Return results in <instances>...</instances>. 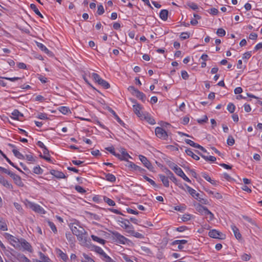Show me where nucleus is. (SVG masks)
<instances>
[{
  "mask_svg": "<svg viewBox=\"0 0 262 262\" xmlns=\"http://www.w3.org/2000/svg\"><path fill=\"white\" fill-rule=\"evenodd\" d=\"M73 234L76 236L80 245L86 246L88 242V235L85 229L79 224L72 223L70 226Z\"/></svg>",
  "mask_w": 262,
  "mask_h": 262,
  "instance_id": "1",
  "label": "nucleus"
},
{
  "mask_svg": "<svg viewBox=\"0 0 262 262\" xmlns=\"http://www.w3.org/2000/svg\"><path fill=\"white\" fill-rule=\"evenodd\" d=\"M132 102L134 103L133 105V111L141 120L145 121L152 125L156 123L155 120L148 113L143 111V108L141 105L134 102V100H132Z\"/></svg>",
  "mask_w": 262,
  "mask_h": 262,
  "instance_id": "2",
  "label": "nucleus"
},
{
  "mask_svg": "<svg viewBox=\"0 0 262 262\" xmlns=\"http://www.w3.org/2000/svg\"><path fill=\"white\" fill-rule=\"evenodd\" d=\"M4 235L12 246L16 249H20V239H19L8 233H4Z\"/></svg>",
  "mask_w": 262,
  "mask_h": 262,
  "instance_id": "3",
  "label": "nucleus"
},
{
  "mask_svg": "<svg viewBox=\"0 0 262 262\" xmlns=\"http://www.w3.org/2000/svg\"><path fill=\"white\" fill-rule=\"evenodd\" d=\"M25 205L27 207L31 209L35 212L42 214L46 213V211L42 207L34 203L27 200L25 202Z\"/></svg>",
  "mask_w": 262,
  "mask_h": 262,
  "instance_id": "4",
  "label": "nucleus"
},
{
  "mask_svg": "<svg viewBox=\"0 0 262 262\" xmlns=\"http://www.w3.org/2000/svg\"><path fill=\"white\" fill-rule=\"evenodd\" d=\"M118 222L120 223V226L124 229L129 234L134 228L133 226L129 223V221L126 219L121 218V220H118Z\"/></svg>",
  "mask_w": 262,
  "mask_h": 262,
  "instance_id": "5",
  "label": "nucleus"
},
{
  "mask_svg": "<svg viewBox=\"0 0 262 262\" xmlns=\"http://www.w3.org/2000/svg\"><path fill=\"white\" fill-rule=\"evenodd\" d=\"M113 236L116 242L121 244H125L126 242L128 241L127 238H126L125 236L121 235L118 232H113Z\"/></svg>",
  "mask_w": 262,
  "mask_h": 262,
  "instance_id": "6",
  "label": "nucleus"
},
{
  "mask_svg": "<svg viewBox=\"0 0 262 262\" xmlns=\"http://www.w3.org/2000/svg\"><path fill=\"white\" fill-rule=\"evenodd\" d=\"M155 134L158 138L162 139H166L168 137L167 132L163 128L160 127H157L156 128Z\"/></svg>",
  "mask_w": 262,
  "mask_h": 262,
  "instance_id": "7",
  "label": "nucleus"
},
{
  "mask_svg": "<svg viewBox=\"0 0 262 262\" xmlns=\"http://www.w3.org/2000/svg\"><path fill=\"white\" fill-rule=\"evenodd\" d=\"M23 249L24 250H27L30 252H32V247L30 244L27 242L25 239L21 238L20 242V249Z\"/></svg>",
  "mask_w": 262,
  "mask_h": 262,
  "instance_id": "8",
  "label": "nucleus"
},
{
  "mask_svg": "<svg viewBox=\"0 0 262 262\" xmlns=\"http://www.w3.org/2000/svg\"><path fill=\"white\" fill-rule=\"evenodd\" d=\"M208 235L210 237L215 238L223 239L224 237V235L215 229L210 230L208 233Z\"/></svg>",
  "mask_w": 262,
  "mask_h": 262,
  "instance_id": "9",
  "label": "nucleus"
},
{
  "mask_svg": "<svg viewBox=\"0 0 262 262\" xmlns=\"http://www.w3.org/2000/svg\"><path fill=\"white\" fill-rule=\"evenodd\" d=\"M186 187L187 188L188 192L191 195L192 197H193L196 200H198L200 199L201 195L200 193L196 192V191L193 188H191L188 185H186Z\"/></svg>",
  "mask_w": 262,
  "mask_h": 262,
  "instance_id": "10",
  "label": "nucleus"
},
{
  "mask_svg": "<svg viewBox=\"0 0 262 262\" xmlns=\"http://www.w3.org/2000/svg\"><path fill=\"white\" fill-rule=\"evenodd\" d=\"M139 157L140 161L146 168L148 169H151L152 168V165L145 157L140 155Z\"/></svg>",
  "mask_w": 262,
  "mask_h": 262,
  "instance_id": "11",
  "label": "nucleus"
},
{
  "mask_svg": "<svg viewBox=\"0 0 262 262\" xmlns=\"http://www.w3.org/2000/svg\"><path fill=\"white\" fill-rule=\"evenodd\" d=\"M169 167L179 176L182 174L183 170L177 164L174 163H171L169 164Z\"/></svg>",
  "mask_w": 262,
  "mask_h": 262,
  "instance_id": "12",
  "label": "nucleus"
},
{
  "mask_svg": "<svg viewBox=\"0 0 262 262\" xmlns=\"http://www.w3.org/2000/svg\"><path fill=\"white\" fill-rule=\"evenodd\" d=\"M10 176L13 179L15 183L19 187L24 186L20 177L13 173H12Z\"/></svg>",
  "mask_w": 262,
  "mask_h": 262,
  "instance_id": "13",
  "label": "nucleus"
},
{
  "mask_svg": "<svg viewBox=\"0 0 262 262\" xmlns=\"http://www.w3.org/2000/svg\"><path fill=\"white\" fill-rule=\"evenodd\" d=\"M23 117V115L17 110H15L11 113V117L13 119L21 120Z\"/></svg>",
  "mask_w": 262,
  "mask_h": 262,
  "instance_id": "14",
  "label": "nucleus"
},
{
  "mask_svg": "<svg viewBox=\"0 0 262 262\" xmlns=\"http://www.w3.org/2000/svg\"><path fill=\"white\" fill-rule=\"evenodd\" d=\"M121 155H119V156H117V157L121 160L127 161L128 158H131V157L128 154V153H127L125 149L121 148Z\"/></svg>",
  "mask_w": 262,
  "mask_h": 262,
  "instance_id": "15",
  "label": "nucleus"
},
{
  "mask_svg": "<svg viewBox=\"0 0 262 262\" xmlns=\"http://www.w3.org/2000/svg\"><path fill=\"white\" fill-rule=\"evenodd\" d=\"M231 227L236 238L238 240L241 239L242 238V235L237 227L235 225L232 224Z\"/></svg>",
  "mask_w": 262,
  "mask_h": 262,
  "instance_id": "16",
  "label": "nucleus"
},
{
  "mask_svg": "<svg viewBox=\"0 0 262 262\" xmlns=\"http://www.w3.org/2000/svg\"><path fill=\"white\" fill-rule=\"evenodd\" d=\"M0 183L7 188H12V186L5 178L0 175Z\"/></svg>",
  "mask_w": 262,
  "mask_h": 262,
  "instance_id": "17",
  "label": "nucleus"
},
{
  "mask_svg": "<svg viewBox=\"0 0 262 262\" xmlns=\"http://www.w3.org/2000/svg\"><path fill=\"white\" fill-rule=\"evenodd\" d=\"M159 177L161 181L162 182L164 186L166 187H168L169 186V183L168 178L163 174H159Z\"/></svg>",
  "mask_w": 262,
  "mask_h": 262,
  "instance_id": "18",
  "label": "nucleus"
},
{
  "mask_svg": "<svg viewBox=\"0 0 262 262\" xmlns=\"http://www.w3.org/2000/svg\"><path fill=\"white\" fill-rule=\"evenodd\" d=\"M207 209V207L200 204H198L196 206V210L202 215H205Z\"/></svg>",
  "mask_w": 262,
  "mask_h": 262,
  "instance_id": "19",
  "label": "nucleus"
},
{
  "mask_svg": "<svg viewBox=\"0 0 262 262\" xmlns=\"http://www.w3.org/2000/svg\"><path fill=\"white\" fill-rule=\"evenodd\" d=\"M187 243V241L185 239H182V240H176L173 242V244H177L178 245V248L179 249H182L183 248V245L186 244Z\"/></svg>",
  "mask_w": 262,
  "mask_h": 262,
  "instance_id": "20",
  "label": "nucleus"
},
{
  "mask_svg": "<svg viewBox=\"0 0 262 262\" xmlns=\"http://www.w3.org/2000/svg\"><path fill=\"white\" fill-rule=\"evenodd\" d=\"M105 179L111 182H115L116 181V177L112 173H104Z\"/></svg>",
  "mask_w": 262,
  "mask_h": 262,
  "instance_id": "21",
  "label": "nucleus"
},
{
  "mask_svg": "<svg viewBox=\"0 0 262 262\" xmlns=\"http://www.w3.org/2000/svg\"><path fill=\"white\" fill-rule=\"evenodd\" d=\"M57 254L64 261H66L68 258L67 255L63 252L61 250H57Z\"/></svg>",
  "mask_w": 262,
  "mask_h": 262,
  "instance_id": "22",
  "label": "nucleus"
},
{
  "mask_svg": "<svg viewBox=\"0 0 262 262\" xmlns=\"http://www.w3.org/2000/svg\"><path fill=\"white\" fill-rule=\"evenodd\" d=\"M134 95L142 101H145L146 96L142 92H141L138 90H136Z\"/></svg>",
  "mask_w": 262,
  "mask_h": 262,
  "instance_id": "23",
  "label": "nucleus"
},
{
  "mask_svg": "<svg viewBox=\"0 0 262 262\" xmlns=\"http://www.w3.org/2000/svg\"><path fill=\"white\" fill-rule=\"evenodd\" d=\"M160 17L163 20H167L168 17V11L165 9L162 10L160 13Z\"/></svg>",
  "mask_w": 262,
  "mask_h": 262,
  "instance_id": "24",
  "label": "nucleus"
},
{
  "mask_svg": "<svg viewBox=\"0 0 262 262\" xmlns=\"http://www.w3.org/2000/svg\"><path fill=\"white\" fill-rule=\"evenodd\" d=\"M91 237L94 241L100 244L104 245L105 243V241L104 239L100 238L96 235H92Z\"/></svg>",
  "mask_w": 262,
  "mask_h": 262,
  "instance_id": "25",
  "label": "nucleus"
},
{
  "mask_svg": "<svg viewBox=\"0 0 262 262\" xmlns=\"http://www.w3.org/2000/svg\"><path fill=\"white\" fill-rule=\"evenodd\" d=\"M173 209L176 211L183 212L186 210V206L185 204H180L179 205L174 206Z\"/></svg>",
  "mask_w": 262,
  "mask_h": 262,
  "instance_id": "26",
  "label": "nucleus"
},
{
  "mask_svg": "<svg viewBox=\"0 0 262 262\" xmlns=\"http://www.w3.org/2000/svg\"><path fill=\"white\" fill-rule=\"evenodd\" d=\"M206 191L208 194L212 195L214 198L217 199H221L223 198L222 194L219 192H214L209 190H206Z\"/></svg>",
  "mask_w": 262,
  "mask_h": 262,
  "instance_id": "27",
  "label": "nucleus"
},
{
  "mask_svg": "<svg viewBox=\"0 0 262 262\" xmlns=\"http://www.w3.org/2000/svg\"><path fill=\"white\" fill-rule=\"evenodd\" d=\"M186 153L187 154V155L191 157L193 159H194L195 160H199L200 158L198 156L195 155L191 150L190 149H186L185 150Z\"/></svg>",
  "mask_w": 262,
  "mask_h": 262,
  "instance_id": "28",
  "label": "nucleus"
},
{
  "mask_svg": "<svg viewBox=\"0 0 262 262\" xmlns=\"http://www.w3.org/2000/svg\"><path fill=\"white\" fill-rule=\"evenodd\" d=\"M0 230L2 231H7L8 227L7 224L3 219L0 220Z\"/></svg>",
  "mask_w": 262,
  "mask_h": 262,
  "instance_id": "29",
  "label": "nucleus"
},
{
  "mask_svg": "<svg viewBox=\"0 0 262 262\" xmlns=\"http://www.w3.org/2000/svg\"><path fill=\"white\" fill-rule=\"evenodd\" d=\"M30 8L32 9L34 12L41 18L43 17L42 15L40 13L37 8L35 4H32L30 5Z\"/></svg>",
  "mask_w": 262,
  "mask_h": 262,
  "instance_id": "30",
  "label": "nucleus"
},
{
  "mask_svg": "<svg viewBox=\"0 0 262 262\" xmlns=\"http://www.w3.org/2000/svg\"><path fill=\"white\" fill-rule=\"evenodd\" d=\"M42 152L43 154V156L42 157L48 161H51V159L49 154V151L47 148L43 149Z\"/></svg>",
  "mask_w": 262,
  "mask_h": 262,
  "instance_id": "31",
  "label": "nucleus"
},
{
  "mask_svg": "<svg viewBox=\"0 0 262 262\" xmlns=\"http://www.w3.org/2000/svg\"><path fill=\"white\" fill-rule=\"evenodd\" d=\"M129 234L136 238H144V235L139 232H135L134 230V228L133 229V230L131 231V232Z\"/></svg>",
  "mask_w": 262,
  "mask_h": 262,
  "instance_id": "32",
  "label": "nucleus"
},
{
  "mask_svg": "<svg viewBox=\"0 0 262 262\" xmlns=\"http://www.w3.org/2000/svg\"><path fill=\"white\" fill-rule=\"evenodd\" d=\"M91 77L93 78L94 80L98 83L100 81L102 78L97 73H93L91 75Z\"/></svg>",
  "mask_w": 262,
  "mask_h": 262,
  "instance_id": "33",
  "label": "nucleus"
},
{
  "mask_svg": "<svg viewBox=\"0 0 262 262\" xmlns=\"http://www.w3.org/2000/svg\"><path fill=\"white\" fill-rule=\"evenodd\" d=\"M12 152L14 155L18 159H24V156L17 149H13Z\"/></svg>",
  "mask_w": 262,
  "mask_h": 262,
  "instance_id": "34",
  "label": "nucleus"
},
{
  "mask_svg": "<svg viewBox=\"0 0 262 262\" xmlns=\"http://www.w3.org/2000/svg\"><path fill=\"white\" fill-rule=\"evenodd\" d=\"M203 177L207 181L209 182L212 184L215 185L216 184V181L214 180H213L211 179V178L207 175V174H204L203 176Z\"/></svg>",
  "mask_w": 262,
  "mask_h": 262,
  "instance_id": "35",
  "label": "nucleus"
},
{
  "mask_svg": "<svg viewBox=\"0 0 262 262\" xmlns=\"http://www.w3.org/2000/svg\"><path fill=\"white\" fill-rule=\"evenodd\" d=\"M105 89H108L110 88L109 83L103 79H101L99 82L98 83Z\"/></svg>",
  "mask_w": 262,
  "mask_h": 262,
  "instance_id": "36",
  "label": "nucleus"
},
{
  "mask_svg": "<svg viewBox=\"0 0 262 262\" xmlns=\"http://www.w3.org/2000/svg\"><path fill=\"white\" fill-rule=\"evenodd\" d=\"M47 224H48V226L51 228V230L53 231V232L54 233H55L57 232V230L56 227L53 223H52V222H51L50 221H48Z\"/></svg>",
  "mask_w": 262,
  "mask_h": 262,
  "instance_id": "37",
  "label": "nucleus"
},
{
  "mask_svg": "<svg viewBox=\"0 0 262 262\" xmlns=\"http://www.w3.org/2000/svg\"><path fill=\"white\" fill-rule=\"evenodd\" d=\"M58 110L61 113L64 115L67 114L70 112L69 108L66 106H61L59 107Z\"/></svg>",
  "mask_w": 262,
  "mask_h": 262,
  "instance_id": "38",
  "label": "nucleus"
},
{
  "mask_svg": "<svg viewBox=\"0 0 262 262\" xmlns=\"http://www.w3.org/2000/svg\"><path fill=\"white\" fill-rule=\"evenodd\" d=\"M104 201L107 203V204L109 205V206H114L115 205V202L112 200V199H110V198H104Z\"/></svg>",
  "mask_w": 262,
  "mask_h": 262,
  "instance_id": "39",
  "label": "nucleus"
},
{
  "mask_svg": "<svg viewBox=\"0 0 262 262\" xmlns=\"http://www.w3.org/2000/svg\"><path fill=\"white\" fill-rule=\"evenodd\" d=\"M227 109L230 113H232L235 110V106L233 104L230 103L228 104Z\"/></svg>",
  "mask_w": 262,
  "mask_h": 262,
  "instance_id": "40",
  "label": "nucleus"
},
{
  "mask_svg": "<svg viewBox=\"0 0 262 262\" xmlns=\"http://www.w3.org/2000/svg\"><path fill=\"white\" fill-rule=\"evenodd\" d=\"M54 174L56 178H64L65 177V175L63 172L60 171H54V173H52Z\"/></svg>",
  "mask_w": 262,
  "mask_h": 262,
  "instance_id": "41",
  "label": "nucleus"
},
{
  "mask_svg": "<svg viewBox=\"0 0 262 262\" xmlns=\"http://www.w3.org/2000/svg\"><path fill=\"white\" fill-rule=\"evenodd\" d=\"M167 174H169L170 180L174 183H176L177 180V178L174 176L173 174L169 170H167Z\"/></svg>",
  "mask_w": 262,
  "mask_h": 262,
  "instance_id": "42",
  "label": "nucleus"
},
{
  "mask_svg": "<svg viewBox=\"0 0 262 262\" xmlns=\"http://www.w3.org/2000/svg\"><path fill=\"white\" fill-rule=\"evenodd\" d=\"M205 215H208L209 216V221H212L214 219V215L208 209L206 211Z\"/></svg>",
  "mask_w": 262,
  "mask_h": 262,
  "instance_id": "43",
  "label": "nucleus"
},
{
  "mask_svg": "<svg viewBox=\"0 0 262 262\" xmlns=\"http://www.w3.org/2000/svg\"><path fill=\"white\" fill-rule=\"evenodd\" d=\"M216 34L220 36H224L225 35L226 32L223 29L219 28L216 31Z\"/></svg>",
  "mask_w": 262,
  "mask_h": 262,
  "instance_id": "44",
  "label": "nucleus"
},
{
  "mask_svg": "<svg viewBox=\"0 0 262 262\" xmlns=\"http://www.w3.org/2000/svg\"><path fill=\"white\" fill-rule=\"evenodd\" d=\"M94 251L100 255H102L103 253L104 252L101 248L98 246L94 247Z\"/></svg>",
  "mask_w": 262,
  "mask_h": 262,
  "instance_id": "45",
  "label": "nucleus"
},
{
  "mask_svg": "<svg viewBox=\"0 0 262 262\" xmlns=\"http://www.w3.org/2000/svg\"><path fill=\"white\" fill-rule=\"evenodd\" d=\"M37 47L42 51H45L46 53L48 52V49L42 43H37Z\"/></svg>",
  "mask_w": 262,
  "mask_h": 262,
  "instance_id": "46",
  "label": "nucleus"
},
{
  "mask_svg": "<svg viewBox=\"0 0 262 262\" xmlns=\"http://www.w3.org/2000/svg\"><path fill=\"white\" fill-rule=\"evenodd\" d=\"M144 179L146 180L147 182H148L151 185H152L154 187H156L157 185L156 183L151 179L149 178L147 176H144L143 177Z\"/></svg>",
  "mask_w": 262,
  "mask_h": 262,
  "instance_id": "47",
  "label": "nucleus"
},
{
  "mask_svg": "<svg viewBox=\"0 0 262 262\" xmlns=\"http://www.w3.org/2000/svg\"><path fill=\"white\" fill-rule=\"evenodd\" d=\"M104 12L103 7L102 5L98 6L97 13L99 15H102Z\"/></svg>",
  "mask_w": 262,
  "mask_h": 262,
  "instance_id": "48",
  "label": "nucleus"
},
{
  "mask_svg": "<svg viewBox=\"0 0 262 262\" xmlns=\"http://www.w3.org/2000/svg\"><path fill=\"white\" fill-rule=\"evenodd\" d=\"M107 151H110L111 154L114 156L117 157L119 156V154H116L115 151V149L113 146L108 147L105 148Z\"/></svg>",
  "mask_w": 262,
  "mask_h": 262,
  "instance_id": "49",
  "label": "nucleus"
},
{
  "mask_svg": "<svg viewBox=\"0 0 262 262\" xmlns=\"http://www.w3.org/2000/svg\"><path fill=\"white\" fill-rule=\"evenodd\" d=\"M234 143V139L232 136H229L227 139V144L228 145L232 146Z\"/></svg>",
  "mask_w": 262,
  "mask_h": 262,
  "instance_id": "50",
  "label": "nucleus"
},
{
  "mask_svg": "<svg viewBox=\"0 0 262 262\" xmlns=\"http://www.w3.org/2000/svg\"><path fill=\"white\" fill-rule=\"evenodd\" d=\"M19 259L24 262H31L25 255L24 254L20 255Z\"/></svg>",
  "mask_w": 262,
  "mask_h": 262,
  "instance_id": "51",
  "label": "nucleus"
},
{
  "mask_svg": "<svg viewBox=\"0 0 262 262\" xmlns=\"http://www.w3.org/2000/svg\"><path fill=\"white\" fill-rule=\"evenodd\" d=\"M33 172L36 174H40L42 173V170L39 166H36L33 168Z\"/></svg>",
  "mask_w": 262,
  "mask_h": 262,
  "instance_id": "52",
  "label": "nucleus"
},
{
  "mask_svg": "<svg viewBox=\"0 0 262 262\" xmlns=\"http://www.w3.org/2000/svg\"><path fill=\"white\" fill-rule=\"evenodd\" d=\"M191 219V215L189 214H185L182 217V220L183 222H186L190 220Z\"/></svg>",
  "mask_w": 262,
  "mask_h": 262,
  "instance_id": "53",
  "label": "nucleus"
},
{
  "mask_svg": "<svg viewBox=\"0 0 262 262\" xmlns=\"http://www.w3.org/2000/svg\"><path fill=\"white\" fill-rule=\"evenodd\" d=\"M40 258L41 259V261H47L49 262V258L46 256L42 253L39 252Z\"/></svg>",
  "mask_w": 262,
  "mask_h": 262,
  "instance_id": "54",
  "label": "nucleus"
},
{
  "mask_svg": "<svg viewBox=\"0 0 262 262\" xmlns=\"http://www.w3.org/2000/svg\"><path fill=\"white\" fill-rule=\"evenodd\" d=\"M83 256L85 259L86 262H95L93 259L90 257L88 255L83 253Z\"/></svg>",
  "mask_w": 262,
  "mask_h": 262,
  "instance_id": "55",
  "label": "nucleus"
},
{
  "mask_svg": "<svg viewBox=\"0 0 262 262\" xmlns=\"http://www.w3.org/2000/svg\"><path fill=\"white\" fill-rule=\"evenodd\" d=\"M188 6L193 10H196L198 9V5L194 3H190L188 4Z\"/></svg>",
  "mask_w": 262,
  "mask_h": 262,
  "instance_id": "56",
  "label": "nucleus"
},
{
  "mask_svg": "<svg viewBox=\"0 0 262 262\" xmlns=\"http://www.w3.org/2000/svg\"><path fill=\"white\" fill-rule=\"evenodd\" d=\"M26 159L27 161H28L30 162H33L35 161V159L34 158L33 156L31 154L27 155L26 156Z\"/></svg>",
  "mask_w": 262,
  "mask_h": 262,
  "instance_id": "57",
  "label": "nucleus"
},
{
  "mask_svg": "<svg viewBox=\"0 0 262 262\" xmlns=\"http://www.w3.org/2000/svg\"><path fill=\"white\" fill-rule=\"evenodd\" d=\"M180 37L182 39H186L189 37V34L187 32H183L181 34Z\"/></svg>",
  "mask_w": 262,
  "mask_h": 262,
  "instance_id": "58",
  "label": "nucleus"
},
{
  "mask_svg": "<svg viewBox=\"0 0 262 262\" xmlns=\"http://www.w3.org/2000/svg\"><path fill=\"white\" fill-rule=\"evenodd\" d=\"M192 147H194L195 148H199L200 149H201L202 151H203V152H206V150L202 146H201L200 145L197 144V143H195L194 142V145H192Z\"/></svg>",
  "mask_w": 262,
  "mask_h": 262,
  "instance_id": "59",
  "label": "nucleus"
},
{
  "mask_svg": "<svg viewBox=\"0 0 262 262\" xmlns=\"http://www.w3.org/2000/svg\"><path fill=\"white\" fill-rule=\"evenodd\" d=\"M180 177H181L185 181H187L188 182H191L190 180L186 176V174L184 173V172H182V174H180L179 176Z\"/></svg>",
  "mask_w": 262,
  "mask_h": 262,
  "instance_id": "60",
  "label": "nucleus"
},
{
  "mask_svg": "<svg viewBox=\"0 0 262 262\" xmlns=\"http://www.w3.org/2000/svg\"><path fill=\"white\" fill-rule=\"evenodd\" d=\"M208 120V118L206 115H204L202 118L198 119L197 121L199 123H203L206 122Z\"/></svg>",
  "mask_w": 262,
  "mask_h": 262,
  "instance_id": "61",
  "label": "nucleus"
},
{
  "mask_svg": "<svg viewBox=\"0 0 262 262\" xmlns=\"http://www.w3.org/2000/svg\"><path fill=\"white\" fill-rule=\"evenodd\" d=\"M251 258V255L247 254H244L242 256V259L245 261L249 260Z\"/></svg>",
  "mask_w": 262,
  "mask_h": 262,
  "instance_id": "62",
  "label": "nucleus"
},
{
  "mask_svg": "<svg viewBox=\"0 0 262 262\" xmlns=\"http://www.w3.org/2000/svg\"><path fill=\"white\" fill-rule=\"evenodd\" d=\"M181 76L184 79H187L189 77V75L186 71H182L181 72Z\"/></svg>",
  "mask_w": 262,
  "mask_h": 262,
  "instance_id": "63",
  "label": "nucleus"
},
{
  "mask_svg": "<svg viewBox=\"0 0 262 262\" xmlns=\"http://www.w3.org/2000/svg\"><path fill=\"white\" fill-rule=\"evenodd\" d=\"M39 119L42 120H46L48 119L47 115L44 113H40L38 114V117Z\"/></svg>",
  "mask_w": 262,
  "mask_h": 262,
  "instance_id": "64",
  "label": "nucleus"
}]
</instances>
